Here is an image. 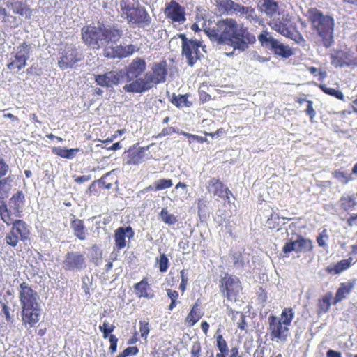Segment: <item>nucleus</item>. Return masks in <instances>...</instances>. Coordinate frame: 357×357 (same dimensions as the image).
Wrapping results in <instances>:
<instances>
[{"label": "nucleus", "instance_id": "obj_1", "mask_svg": "<svg viewBox=\"0 0 357 357\" xmlns=\"http://www.w3.org/2000/svg\"><path fill=\"white\" fill-rule=\"evenodd\" d=\"M204 31L212 42L229 45L241 51L245 50L249 44L256 40L253 34L233 18L218 20L213 27L205 28Z\"/></svg>", "mask_w": 357, "mask_h": 357}, {"label": "nucleus", "instance_id": "obj_2", "mask_svg": "<svg viewBox=\"0 0 357 357\" xmlns=\"http://www.w3.org/2000/svg\"><path fill=\"white\" fill-rule=\"evenodd\" d=\"M122 36V31L116 26H105L99 22L82 29L84 43L92 49L112 47Z\"/></svg>", "mask_w": 357, "mask_h": 357}, {"label": "nucleus", "instance_id": "obj_3", "mask_svg": "<svg viewBox=\"0 0 357 357\" xmlns=\"http://www.w3.org/2000/svg\"><path fill=\"white\" fill-rule=\"evenodd\" d=\"M166 62L154 63L151 71L145 73L143 79L136 80L132 84H125L123 90L128 93H142L166 80L167 70Z\"/></svg>", "mask_w": 357, "mask_h": 357}, {"label": "nucleus", "instance_id": "obj_4", "mask_svg": "<svg viewBox=\"0 0 357 357\" xmlns=\"http://www.w3.org/2000/svg\"><path fill=\"white\" fill-rule=\"evenodd\" d=\"M306 16L310 21L312 28L321 38L323 45L328 48L334 43L333 31L335 22L333 17L325 15L317 8H311Z\"/></svg>", "mask_w": 357, "mask_h": 357}, {"label": "nucleus", "instance_id": "obj_5", "mask_svg": "<svg viewBox=\"0 0 357 357\" xmlns=\"http://www.w3.org/2000/svg\"><path fill=\"white\" fill-rule=\"evenodd\" d=\"M268 25L273 30L298 44L305 43L302 35L296 31V24L288 13H280L276 17L269 20Z\"/></svg>", "mask_w": 357, "mask_h": 357}, {"label": "nucleus", "instance_id": "obj_6", "mask_svg": "<svg viewBox=\"0 0 357 357\" xmlns=\"http://www.w3.org/2000/svg\"><path fill=\"white\" fill-rule=\"evenodd\" d=\"M258 40L263 47L268 48L275 54L283 58H288L293 54L291 49L274 38L267 31H263L259 36Z\"/></svg>", "mask_w": 357, "mask_h": 357}, {"label": "nucleus", "instance_id": "obj_7", "mask_svg": "<svg viewBox=\"0 0 357 357\" xmlns=\"http://www.w3.org/2000/svg\"><path fill=\"white\" fill-rule=\"evenodd\" d=\"M220 289L228 301L236 302L242 289L241 282L235 275L225 274L220 281Z\"/></svg>", "mask_w": 357, "mask_h": 357}, {"label": "nucleus", "instance_id": "obj_8", "mask_svg": "<svg viewBox=\"0 0 357 357\" xmlns=\"http://www.w3.org/2000/svg\"><path fill=\"white\" fill-rule=\"evenodd\" d=\"M146 62L145 60L140 57H136L126 68V77L127 82H130L128 84H132L136 80L143 79L142 75L146 70Z\"/></svg>", "mask_w": 357, "mask_h": 357}, {"label": "nucleus", "instance_id": "obj_9", "mask_svg": "<svg viewBox=\"0 0 357 357\" xmlns=\"http://www.w3.org/2000/svg\"><path fill=\"white\" fill-rule=\"evenodd\" d=\"M19 294L22 309L40 307L38 303L39 299L38 293L33 290L26 282L20 284Z\"/></svg>", "mask_w": 357, "mask_h": 357}, {"label": "nucleus", "instance_id": "obj_10", "mask_svg": "<svg viewBox=\"0 0 357 357\" xmlns=\"http://www.w3.org/2000/svg\"><path fill=\"white\" fill-rule=\"evenodd\" d=\"M63 267L69 271H81L86 268V261L84 254L79 252H68L63 261Z\"/></svg>", "mask_w": 357, "mask_h": 357}, {"label": "nucleus", "instance_id": "obj_11", "mask_svg": "<svg viewBox=\"0 0 357 357\" xmlns=\"http://www.w3.org/2000/svg\"><path fill=\"white\" fill-rule=\"evenodd\" d=\"M31 47L25 43L19 45L15 53V59L7 64L9 70L17 68L18 70H21L26 65V61L30 57Z\"/></svg>", "mask_w": 357, "mask_h": 357}, {"label": "nucleus", "instance_id": "obj_12", "mask_svg": "<svg viewBox=\"0 0 357 357\" xmlns=\"http://www.w3.org/2000/svg\"><path fill=\"white\" fill-rule=\"evenodd\" d=\"M128 24L137 25L139 27H146L151 23V17L144 7L137 6L136 9L128 10Z\"/></svg>", "mask_w": 357, "mask_h": 357}, {"label": "nucleus", "instance_id": "obj_13", "mask_svg": "<svg viewBox=\"0 0 357 357\" xmlns=\"http://www.w3.org/2000/svg\"><path fill=\"white\" fill-rule=\"evenodd\" d=\"M77 50L73 45L67 46L62 53L58 64L61 68L66 69L72 68L74 64L80 61Z\"/></svg>", "mask_w": 357, "mask_h": 357}, {"label": "nucleus", "instance_id": "obj_14", "mask_svg": "<svg viewBox=\"0 0 357 357\" xmlns=\"http://www.w3.org/2000/svg\"><path fill=\"white\" fill-rule=\"evenodd\" d=\"M205 187L208 192L213 194V196L227 197L228 202H229V195H232V193L227 188H224V185L219 178L215 177L210 178L206 182Z\"/></svg>", "mask_w": 357, "mask_h": 357}, {"label": "nucleus", "instance_id": "obj_15", "mask_svg": "<svg viewBox=\"0 0 357 357\" xmlns=\"http://www.w3.org/2000/svg\"><path fill=\"white\" fill-rule=\"evenodd\" d=\"M268 319L273 337L285 341L289 335L288 326L284 325L282 321L275 316L270 317Z\"/></svg>", "mask_w": 357, "mask_h": 357}, {"label": "nucleus", "instance_id": "obj_16", "mask_svg": "<svg viewBox=\"0 0 357 357\" xmlns=\"http://www.w3.org/2000/svg\"><path fill=\"white\" fill-rule=\"evenodd\" d=\"M123 77V73L122 71H110L103 75H96V82L101 86L112 87L114 85L118 84Z\"/></svg>", "mask_w": 357, "mask_h": 357}, {"label": "nucleus", "instance_id": "obj_17", "mask_svg": "<svg viewBox=\"0 0 357 357\" xmlns=\"http://www.w3.org/2000/svg\"><path fill=\"white\" fill-rule=\"evenodd\" d=\"M200 43L195 40V42L190 43L185 47L182 48V55L185 57L188 64L193 66L197 60L200 59L201 52L199 48Z\"/></svg>", "mask_w": 357, "mask_h": 357}, {"label": "nucleus", "instance_id": "obj_18", "mask_svg": "<svg viewBox=\"0 0 357 357\" xmlns=\"http://www.w3.org/2000/svg\"><path fill=\"white\" fill-rule=\"evenodd\" d=\"M134 235V231L130 226L119 227L115 231L114 234L115 243L117 248L121 250L125 248L126 245V238H132Z\"/></svg>", "mask_w": 357, "mask_h": 357}, {"label": "nucleus", "instance_id": "obj_19", "mask_svg": "<svg viewBox=\"0 0 357 357\" xmlns=\"http://www.w3.org/2000/svg\"><path fill=\"white\" fill-rule=\"evenodd\" d=\"M165 13L174 22H181L185 20L181 6L175 1H171L167 5Z\"/></svg>", "mask_w": 357, "mask_h": 357}, {"label": "nucleus", "instance_id": "obj_20", "mask_svg": "<svg viewBox=\"0 0 357 357\" xmlns=\"http://www.w3.org/2000/svg\"><path fill=\"white\" fill-rule=\"evenodd\" d=\"M40 307L22 309V321L33 327L40 320Z\"/></svg>", "mask_w": 357, "mask_h": 357}, {"label": "nucleus", "instance_id": "obj_21", "mask_svg": "<svg viewBox=\"0 0 357 357\" xmlns=\"http://www.w3.org/2000/svg\"><path fill=\"white\" fill-rule=\"evenodd\" d=\"M355 284V280L347 281L346 282L341 283L336 291L335 296L333 298V304L336 305L338 302L346 298L347 296L349 295L351 290L354 288Z\"/></svg>", "mask_w": 357, "mask_h": 357}, {"label": "nucleus", "instance_id": "obj_22", "mask_svg": "<svg viewBox=\"0 0 357 357\" xmlns=\"http://www.w3.org/2000/svg\"><path fill=\"white\" fill-rule=\"evenodd\" d=\"M261 10L270 17V20H273L281 13L279 11L278 3L273 0H264Z\"/></svg>", "mask_w": 357, "mask_h": 357}, {"label": "nucleus", "instance_id": "obj_23", "mask_svg": "<svg viewBox=\"0 0 357 357\" xmlns=\"http://www.w3.org/2000/svg\"><path fill=\"white\" fill-rule=\"evenodd\" d=\"M331 63L336 68L356 65V63L349 58L348 54L345 52H340L337 55L331 54Z\"/></svg>", "mask_w": 357, "mask_h": 357}, {"label": "nucleus", "instance_id": "obj_24", "mask_svg": "<svg viewBox=\"0 0 357 357\" xmlns=\"http://www.w3.org/2000/svg\"><path fill=\"white\" fill-rule=\"evenodd\" d=\"M150 287L148 284L147 279L143 278L139 282L135 284L134 290L135 294L139 297H144L146 298H152L154 297L153 293L149 292Z\"/></svg>", "mask_w": 357, "mask_h": 357}, {"label": "nucleus", "instance_id": "obj_25", "mask_svg": "<svg viewBox=\"0 0 357 357\" xmlns=\"http://www.w3.org/2000/svg\"><path fill=\"white\" fill-rule=\"evenodd\" d=\"M70 227L73 231L74 235L79 240H85L88 234L87 229L84 225V222L79 219H74L71 221Z\"/></svg>", "mask_w": 357, "mask_h": 357}, {"label": "nucleus", "instance_id": "obj_26", "mask_svg": "<svg viewBox=\"0 0 357 357\" xmlns=\"http://www.w3.org/2000/svg\"><path fill=\"white\" fill-rule=\"evenodd\" d=\"M352 258L342 259L335 264L328 266L326 271L331 274H340L344 270L349 268L351 266Z\"/></svg>", "mask_w": 357, "mask_h": 357}, {"label": "nucleus", "instance_id": "obj_27", "mask_svg": "<svg viewBox=\"0 0 357 357\" xmlns=\"http://www.w3.org/2000/svg\"><path fill=\"white\" fill-rule=\"evenodd\" d=\"M12 229L16 231L20 235L21 240L25 241L29 238V230L26 223L22 220H15L13 223Z\"/></svg>", "mask_w": 357, "mask_h": 357}, {"label": "nucleus", "instance_id": "obj_28", "mask_svg": "<svg viewBox=\"0 0 357 357\" xmlns=\"http://www.w3.org/2000/svg\"><path fill=\"white\" fill-rule=\"evenodd\" d=\"M24 201L25 197L24 193L22 191H18L17 193L14 194L10 199V205L17 212H19L22 208Z\"/></svg>", "mask_w": 357, "mask_h": 357}, {"label": "nucleus", "instance_id": "obj_29", "mask_svg": "<svg viewBox=\"0 0 357 357\" xmlns=\"http://www.w3.org/2000/svg\"><path fill=\"white\" fill-rule=\"evenodd\" d=\"M218 12L220 14L231 15L234 10V1L232 0H220L216 3Z\"/></svg>", "mask_w": 357, "mask_h": 357}, {"label": "nucleus", "instance_id": "obj_30", "mask_svg": "<svg viewBox=\"0 0 357 357\" xmlns=\"http://www.w3.org/2000/svg\"><path fill=\"white\" fill-rule=\"evenodd\" d=\"M238 15L245 16V19L250 22H259V19L257 15L255 10L252 7H247L242 5Z\"/></svg>", "mask_w": 357, "mask_h": 357}, {"label": "nucleus", "instance_id": "obj_31", "mask_svg": "<svg viewBox=\"0 0 357 357\" xmlns=\"http://www.w3.org/2000/svg\"><path fill=\"white\" fill-rule=\"evenodd\" d=\"M297 243V253L309 252L313 248L312 241L310 239L305 238L302 236H298Z\"/></svg>", "mask_w": 357, "mask_h": 357}, {"label": "nucleus", "instance_id": "obj_32", "mask_svg": "<svg viewBox=\"0 0 357 357\" xmlns=\"http://www.w3.org/2000/svg\"><path fill=\"white\" fill-rule=\"evenodd\" d=\"M10 177H6L0 180V200L6 199L11 189Z\"/></svg>", "mask_w": 357, "mask_h": 357}, {"label": "nucleus", "instance_id": "obj_33", "mask_svg": "<svg viewBox=\"0 0 357 357\" xmlns=\"http://www.w3.org/2000/svg\"><path fill=\"white\" fill-rule=\"evenodd\" d=\"M202 314L198 308H192L188 314L185 322L190 324V326L195 324L202 317Z\"/></svg>", "mask_w": 357, "mask_h": 357}, {"label": "nucleus", "instance_id": "obj_34", "mask_svg": "<svg viewBox=\"0 0 357 357\" xmlns=\"http://www.w3.org/2000/svg\"><path fill=\"white\" fill-rule=\"evenodd\" d=\"M114 170H112L109 172L104 174L98 180L94 181L91 185L89 186L88 190L91 191L92 188L94 186V185L98 183L102 185V186L107 190H109L112 188V183L111 182H107V178L112 174V172Z\"/></svg>", "mask_w": 357, "mask_h": 357}, {"label": "nucleus", "instance_id": "obj_35", "mask_svg": "<svg viewBox=\"0 0 357 357\" xmlns=\"http://www.w3.org/2000/svg\"><path fill=\"white\" fill-rule=\"evenodd\" d=\"M172 102L177 107H190L191 105L190 102L188 100L186 95L176 96L174 94L172 98Z\"/></svg>", "mask_w": 357, "mask_h": 357}, {"label": "nucleus", "instance_id": "obj_36", "mask_svg": "<svg viewBox=\"0 0 357 357\" xmlns=\"http://www.w3.org/2000/svg\"><path fill=\"white\" fill-rule=\"evenodd\" d=\"M319 87L326 94L330 95L331 96H334L336 98L343 100L344 95L342 91L339 90H336L333 88L328 87L326 84H321L319 85Z\"/></svg>", "mask_w": 357, "mask_h": 357}, {"label": "nucleus", "instance_id": "obj_37", "mask_svg": "<svg viewBox=\"0 0 357 357\" xmlns=\"http://www.w3.org/2000/svg\"><path fill=\"white\" fill-rule=\"evenodd\" d=\"M231 261L234 266L238 269L243 268L245 264L243 255L238 252H235L231 255Z\"/></svg>", "mask_w": 357, "mask_h": 357}, {"label": "nucleus", "instance_id": "obj_38", "mask_svg": "<svg viewBox=\"0 0 357 357\" xmlns=\"http://www.w3.org/2000/svg\"><path fill=\"white\" fill-rule=\"evenodd\" d=\"M332 298V294L331 292L327 293L324 295L321 300L319 303V310L322 312H326L331 305V301Z\"/></svg>", "mask_w": 357, "mask_h": 357}, {"label": "nucleus", "instance_id": "obj_39", "mask_svg": "<svg viewBox=\"0 0 357 357\" xmlns=\"http://www.w3.org/2000/svg\"><path fill=\"white\" fill-rule=\"evenodd\" d=\"M160 216L165 223L168 224L169 225H174L177 222L176 216L169 213L166 208L162 209L160 213Z\"/></svg>", "mask_w": 357, "mask_h": 357}, {"label": "nucleus", "instance_id": "obj_40", "mask_svg": "<svg viewBox=\"0 0 357 357\" xmlns=\"http://www.w3.org/2000/svg\"><path fill=\"white\" fill-rule=\"evenodd\" d=\"M294 316V312L291 308H285L282 310L280 320L284 325L289 326L290 325Z\"/></svg>", "mask_w": 357, "mask_h": 357}, {"label": "nucleus", "instance_id": "obj_41", "mask_svg": "<svg viewBox=\"0 0 357 357\" xmlns=\"http://www.w3.org/2000/svg\"><path fill=\"white\" fill-rule=\"evenodd\" d=\"M11 9L13 12L15 14L20 15L21 16L27 15L29 12V8L24 6L21 2H15L11 4Z\"/></svg>", "mask_w": 357, "mask_h": 357}, {"label": "nucleus", "instance_id": "obj_42", "mask_svg": "<svg viewBox=\"0 0 357 357\" xmlns=\"http://www.w3.org/2000/svg\"><path fill=\"white\" fill-rule=\"evenodd\" d=\"M156 261L161 273H165L167 271L169 262V259L165 254H161L160 257L156 259Z\"/></svg>", "mask_w": 357, "mask_h": 357}, {"label": "nucleus", "instance_id": "obj_43", "mask_svg": "<svg viewBox=\"0 0 357 357\" xmlns=\"http://www.w3.org/2000/svg\"><path fill=\"white\" fill-rule=\"evenodd\" d=\"M78 151L79 149H66L61 147L55 148L53 150L54 153L59 156H72L75 152Z\"/></svg>", "mask_w": 357, "mask_h": 357}, {"label": "nucleus", "instance_id": "obj_44", "mask_svg": "<svg viewBox=\"0 0 357 357\" xmlns=\"http://www.w3.org/2000/svg\"><path fill=\"white\" fill-rule=\"evenodd\" d=\"M171 179H159L155 182V188L156 190H165L172 185Z\"/></svg>", "mask_w": 357, "mask_h": 357}, {"label": "nucleus", "instance_id": "obj_45", "mask_svg": "<svg viewBox=\"0 0 357 357\" xmlns=\"http://www.w3.org/2000/svg\"><path fill=\"white\" fill-rule=\"evenodd\" d=\"M137 50V48L133 45H128L124 47H121V51L120 52L121 57H128L132 55Z\"/></svg>", "mask_w": 357, "mask_h": 357}, {"label": "nucleus", "instance_id": "obj_46", "mask_svg": "<svg viewBox=\"0 0 357 357\" xmlns=\"http://www.w3.org/2000/svg\"><path fill=\"white\" fill-rule=\"evenodd\" d=\"M333 176L337 178L340 182L345 184L347 183L351 178L349 174L341 172L340 170H335L333 173Z\"/></svg>", "mask_w": 357, "mask_h": 357}, {"label": "nucleus", "instance_id": "obj_47", "mask_svg": "<svg viewBox=\"0 0 357 357\" xmlns=\"http://www.w3.org/2000/svg\"><path fill=\"white\" fill-rule=\"evenodd\" d=\"M297 239L296 241H289L287 242L282 248V251L285 254L289 253L292 251L297 252Z\"/></svg>", "mask_w": 357, "mask_h": 357}, {"label": "nucleus", "instance_id": "obj_48", "mask_svg": "<svg viewBox=\"0 0 357 357\" xmlns=\"http://www.w3.org/2000/svg\"><path fill=\"white\" fill-rule=\"evenodd\" d=\"M217 339V347L220 350V353H227L228 347L226 341L224 340L222 335H218L216 337Z\"/></svg>", "mask_w": 357, "mask_h": 357}, {"label": "nucleus", "instance_id": "obj_49", "mask_svg": "<svg viewBox=\"0 0 357 357\" xmlns=\"http://www.w3.org/2000/svg\"><path fill=\"white\" fill-rule=\"evenodd\" d=\"M139 349L137 347H128L124 349L121 353L118 354L116 357H128L129 356L137 355Z\"/></svg>", "mask_w": 357, "mask_h": 357}, {"label": "nucleus", "instance_id": "obj_50", "mask_svg": "<svg viewBox=\"0 0 357 357\" xmlns=\"http://www.w3.org/2000/svg\"><path fill=\"white\" fill-rule=\"evenodd\" d=\"M5 240L7 244L13 247L16 246L18 243V237L13 229L6 235Z\"/></svg>", "mask_w": 357, "mask_h": 357}, {"label": "nucleus", "instance_id": "obj_51", "mask_svg": "<svg viewBox=\"0 0 357 357\" xmlns=\"http://www.w3.org/2000/svg\"><path fill=\"white\" fill-rule=\"evenodd\" d=\"M139 331L141 333L142 337H144L146 339L147 335L149 333V326L148 321L145 320L139 321Z\"/></svg>", "mask_w": 357, "mask_h": 357}, {"label": "nucleus", "instance_id": "obj_52", "mask_svg": "<svg viewBox=\"0 0 357 357\" xmlns=\"http://www.w3.org/2000/svg\"><path fill=\"white\" fill-rule=\"evenodd\" d=\"M121 7L122 15H126V19L129 17L128 10L136 9L134 5L128 4L125 1H121L120 3Z\"/></svg>", "mask_w": 357, "mask_h": 357}, {"label": "nucleus", "instance_id": "obj_53", "mask_svg": "<svg viewBox=\"0 0 357 357\" xmlns=\"http://www.w3.org/2000/svg\"><path fill=\"white\" fill-rule=\"evenodd\" d=\"M109 340L110 342V347L109 348V351L112 354H114L116 351L117 349L118 338L114 335H110L109 336Z\"/></svg>", "mask_w": 357, "mask_h": 357}, {"label": "nucleus", "instance_id": "obj_54", "mask_svg": "<svg viewBox=\"0 0 357 357\" xmlns=\"http://www.w3.org/2000/svg\"><path fill=\"white\" fill-rule=\"evenodd\" d=\"M2 306L1 312L5 315L7 321H11L13 315L10 313V308L4 303H1Z\"/></svg>", "mask_w": 357, "mask_h": 357}, {"label": "nucleus", "instance_id": "obj_55", "mask_svg": "<svg viewBox=\"0 0 357 357\" xmlns=\"http://www.w3.org/2000/svg\"><path fill=\"white\" fill-rule=\"evenodd\" d=\"M5 199H2L0 200V215L1 217L2 220L6 222L7 225H9V223L7 222L6 217L4 215V213L8 212V208L7 206L4 202Z\"/></svg>", "mask_w": 357, "mask_h": 357}, {"label": "nucleus", "instance_id": "obj_56", "mask_svg": "<svg viewBox=\"0 0 357 357\" xmlns=\"http://www.w3.org/2000/svg\"><path fill=\"white\" fill-rule=\"evenodd\" d=\"M200 351L201 346L199 342H195L193 343L192 349H191V355L192 357H199L200 356Z\"/></svg>", "mask_w": 357, "mask_h": 357}, {"label": "nucleus", "instance_id": "obj_57", "mask_svg": "<svg viewBox=\"0 0 357 357\" xmlns=\"http://www.w3.org/2000/svg\"><path fill=\"white\" fill-rule=\"evenodd\" d=\"M115 328V326L112 324H109V321L105 320L102 325L99 326V329H103L109 333H112Z\"/></svg>", "mask_w": 357, "mask_h": 357}, {"label": "nucleus", "instance_id": "obj_58", "mask_svg": "<svg viewBox=\"0 0 357 357\" xmlns=\"http://www.w3.org/2000/svg\"><path fill=\"white\" fill-rule=\"evenodd\" d=\"M9 169V166L0 158V178L5 176Z\"/></svg>", "mask_w": 357, "mask_h": 357}, {"label": "nucleus", "instance_id": "obj_59", "mask_svg": "<svg viewBox=\"0 0 357 357\" xmlns=\"http://www.w3.org/2000/svg\"><path fill=\"white\" fill-rule=\"evenodd\" d=\"M344 199L347 202V206L350 208H354L357 205L356 202V197L354 195L348 196L346 198H342V200Z\"/></svg>", "mask_w": 357, "mask_h": 357}, {"label": "nucleus", "instance_id": "obj_60", "mask_svg": "<svg viewBox=\"0 0 357 357\" xmlns=\"http://www.w3.org/2000/svg\"><path fill=\"white\" fill-rule=\"evenodd\" d=\"M73 177L75 178V181L77 183H82L91 179V176L90 174Z\"/></svg>", "mask_w": 357, "mask_h": 357}, {"label": "nucleus", "instance_id": "obj_61", "mask_svg": "<svg viewBox=\"0 0 357 357\" xmlns=\"http://www.w3.org/2000/svg\"><path fill=\"white\" fill-rule=\"evenodd\" d=\"M307 107L306 109V112L312 119L316 114V112L312 107L313 102L311 100H307Z\"/></svg>", "mask_w": 357, "mask_h": 357}, {"label": "nucleus", "instance_id": "obj_62", "mask_svg": "<svg viewBox=\"0 0 357 357\" xmlns=\"http://www.w3.org/2000/svg\"><path fill=\"white\" fill-rule=\"evenodd\" d=\"M174 132H176V130L173 127L166 128L161 131V132L158 135V137L169 135Z\"/></svg>", "mask_w": 357, "mask_h": 357}, {"label": "nucleus", "instance_id": "obj_63", "mask_svg": "<svg viewBox=\"0 0 357 357\" xmlns=\"http://www.w3.org/2000/svg\"><path fill=\"white\" fill-rule=\"evenodd\" d=\"M167 294L168 297L171 299V301H176L178 298V293L176 290H172V289H167Z\"/></svg>", "mask_w": 357, "mask_h": 357}, {"label": "nucleus", "instance_id": "obj_64", "mask_svg": "<svg viewBox=\"0 0 357 357\" xmlns=\"http://www.w3.org/2000/svg\"><path fill=\"white\" fill-rule=\"evenodd\" d=\"M347 225L349 227H352L354 225H357V215H351L347 220Z\"/></svg>", "mask_w": 357, "mask_h": 357}]
</instances>
